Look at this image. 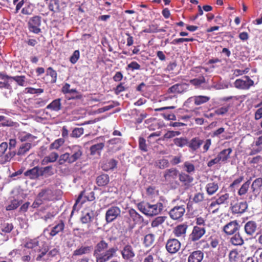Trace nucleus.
<instances>
[{"mask_svg": "<svg viewBox=\"0 0 262 262\" xmlns=\"http://www.w3.org/2000/svg\"><path fill=\"white\" fill-rule=\"evenodd\" d=\"M108 247V244L104 240L96 244L93 253L96 262H107L116 255L117 249Z\"/></svg>", "mask_w": 262, "mask_h": 262, "instance_id": "f257e3e1", "label": "nucleus"}, {"mask_svg": "<svg viewBox=\"0 0 262 262\" xmlns=\"http://www.w3.org/2000/svg\"><path fill=\"white\" fill-rule=\"evenodd\" d=\"M138 209L147 216H152L161 213L163 209V205L161 202L155 204L141 202L138 204Z\"/></svg>", "mask_w": 262, "mask_h": 262, "instance_id": "f03ea898", "label": "nucleus"}, {"mask_svg": "<svg viewBox=\"0 0 262 262\" xmlns=\"http://www.w3.org/2000/svg\"><path fill=\"white\" fill-rule=\"evenodd\" d=\"M206 233L204 227L194 226L191 233L189 235L188 242H195L201 239Z\"/></svg>", "mask_w": 262, "mask_h": 262, "instance_id": "7ed1b4c3", "label": "nucleus"}, {"mask_svg": "<svg viewBox=\"0 0 262 262\" xmlns=\"http://www.w3.org/2000/svg\"><path fill=\"white\" fill-rule=\"evenodd\" d=\"M121 209L118 206H111L106 211L105 219L106 223H110L120 216Z\"/></svg>", "mask_w": 262, "mask_h": 262, "instance_id": "20e7f679", "label": "nucleus"}, {"mask_svg": "<svg viewBox=\"0 0 262 262\" xmlns=\"http://www.w3.org/2000/svg\"><path fill=\"white\" fill-rule=\"evenodd\" d=\"M94 217V212L92 210H85L82 213L80 218L81 222L83 224H89L88 230L86 232L88 234H93L96 232V231L91 228V222L92 221Z\"/></svg>", "mask_w": 262, "mask_h": 262, "instance_id": "39448f33", "label": "nucleus"}, {"mask_svg": "<svg viewBox=\"0 0 262 262\" xmlns=\"http://www.w3.org/2000/svg\"><path fill=\"white\" fill-rule=\"evenodd\" d=\"M64 223L62 220L55 223V225L53 226H49L47 228L44 230V232L52 237L55 236L59 233L63 231L64 228Z\"/></svg>", "mask_w": 262, "mask_h": 262, "instance_id": "423d86ee", "label": "nucleus"}, {"mask_svg": "<svg viewBox=\"0 0 262 262\" xmlns=\"http://www.w3.org/2000/svg\"><path fill=\"white\" fill-rule=\"evenodd\" d=\"M185 213L184 205H179L173 207L169 212L170 218L173 220H181Z\"/></svg>", "mask_w": 262, "mask_h": 262, "instance_id": "0eeeda50", "label": "nucleus"}, {"mask_svg": "<svg viewBox=\"0 0 262 262\" xmlns=\"http://www.w3.org/2000/svg\"><path fill=\"white\" fill-rule=\"evenodd\" d=\"M253 84V81L247 76H244L241 79H236L234 83L235 88L243 90L249 89Z\"/></svg>", "mask_w": 262, "mask_h": 262, "instance_id": "6e6552de", "label": "nucleus"}, {"mask_svg": "<svg viewBox=\"0 0 262 262\" xmlns=\"http://www.w3.org/2000/svg\"><path fill=\"white\" fill-rule=\"evenodd\" d=\"M180 248L181 243L178 239L170 238L167 241L166 249L169 253L174 254L180 250Z\"/></svg>", "mask_w": 262, "mask_h": 262, "instance_id": "1a4fd4ad", "label": "nucleus"}, {"mask_svg": "<svg viewBox=\"0 0 262 262\" xmlns=\"http://www.w3.org/2000/svg\"><path fill=\"white\" fill-rule=\"evenodd\" d=\"M231 210L233 213H243L248 208V204L246 202H231Z\"/></svg>", "mask_w": 262, "mask_h": 262, "instance_id": "9d476101", "label": "nucleus"}, {"mask_svg": "<svg viewBox=\"0 0 262 262\" xmlns=\"http://www.w3.org/2000/svg\"><path fill=\"white\" fill-rule=\"evenodd\" d=\"M59 249L58 248H54L51 249L49 252L46 250L41 251L37 256L36 260L40 261L42 260H48L49 258L53 257L58 254Z\"/></svg>", "mask_w": 262, "mask_h": 262, "instance_id": "9b49d317", "label": "nucleus"}, {"mask_svg": "<svg viewBox=\"0 0 262 262\" xmlns=\"http://www.w3.org/2000/svg\"><path fill=\"white\" fill-rule=\"evenodd\" d=\"M69 154L73 162H74L79 159L82 155V147L79 145H73L69 147Z\"/></svg>", "mask_w": 262, "mask_h": 262, "instance_id": "f8f14e48", "label": "nucleus"}, {"mask_svg": "<svg viewBox=\"0 0 262 262\" xmlns=\"http://www.w3.org/2000/svg\"><path fill=\"white\" fill-rule=\"evenodd\" d=\"M189 84L186 83L176 84L168 89V92L174 94H180L186 91Z\"/></svg>", "mask_w": 262, "mask_h": 262, "instance_id": "ddd939ff", "label": "nucleus"}, {"mask_svg": "<svg viewBox=\"0 0 262 262\" xmlns=\"http://www.w3.org/2000/svg\"><path fill=\"white\" fill-rule=\"evenodd\" d=\"M121 255L125 260H131L135 256L133 247L129 245H125L121 251Z\"/></svg>", "mask_w": 262, "mask_h": 262, "instance_id": "4468645a", "label": "nucleus"}, {"mask_svg": "<svg viewBox=\"0 0 262 262\" xmlns=\"http://www.w3.org/2000/svg\"><path fill=\"white\" fill-rule=\"evenodd\" d=\"M262 187V178L254 180L251 186L252 192L254 196H257L260 192Z\"/></svg>", "mask_w": 262, "mask_h": 262, "instance_id": "2eb2a0df", "label": "nucleus"}, {"mask_svg": "<svg viewBox=\"0 0 262 262\" xmlns=\"http://www.w3.org/2000/svg\"><path fill=\"white\" fill-rule=\"evenodd\" d=\"M52 191L50 190H42L38 195L36 204L39 205L42 202L46 200H50L52 198Z\"/></svg>", "mask_w": 262, "mask_h": 262, "instance_id": "dca6fc26", "label": "nucleus"}, {"mask_svg": "<svg viewBox=\"0 0 262 262\" xmlns=\"http://www.w3.org/2000/svg\"><path fill=\"white\" fill-rule=\"evenodd\" d=\"M238 227L236 221H231L224 227V231L227 234L231 235L238 230Z\"/></svg>", "mask_w": 262, "mask_h": 262, "instance_id": "f3484780", "label": "nucleus"}, {"mask_svg": "<svg viewBox=\"0 0 262 262\" xmlns=\"http://www.w3.org/2000/svg\"><path fill=\"white\" fill-rule=\"evenodd\" d=\"M204 257V253L200 250H196L190 254L188 262H201Z\"/></svg>", "mask_w": 262, "mask_h": 262, "instance_id": "a211bd4d", "label": "nucleus"}, {"mask_svg": "<svg viewBox=\"0 0 262 262\" xmlns=\"http://www.w3.org/2000/svg\"><path fill=\"white\" fill-rule=\"evenodd\" d=\"M188 225L185 224H180L177 226L173 229L174 235L178 237H184L186 235Z\"/></svg>", "mask_w": 262, "mask_h": 262, "instance_id": "6ab92c4d", "label": "nucleus"}, {"mask_svg": "<svg viewBox=\"0 0 262 262\" xmlns=\"http://www.w3.org/2000/svg\"><path fill=\"white\" fill-rule=\"evenodd\" d=\"M24 251L26 255L22 257V260L24 261H29L31 259L30 254L33 251V242L31 240L25 244Z\"/></svg>", "mask_w": 262, "mask_h": 262, "instance_id": "aec40b11", "label": "nucleus"}, {"mask_svg": "<svg viewBox=\"0 0 262 262\" xmlns=\"http://www.w3.org/2000/svg\"><path fill=\"white\" fill-rule=\"evenodd\" d=\"M178 171L174 168L167 169L164 174V177L167 181H172L177 178Z\"/></svg>", "mask_w": 262, "mask_h": 262, "instance_id": "412c9836", "label": "nucleus"}, {"mask_svg": "<svg viewBox=\"0 0 262 262\" xmlns=\"http://www.w3.org/2000/svg\"><path fill=\"white\" fill-rule=\"evenodd\" d=\"M203 141L199 137L192 138L190 142L188 141V146L192 151H195L199 149L203 144Z\"/></svg>", "mask_w": 262, "mask_h": 262, "instance_id": "4be33fe9", "label": "nucleus"}, {"mask_svg": "<svg viewBox=\"0 0 262 262\" xmlns=\"http://www.w3.org/2000/svg\"><path fill=\"white\" fill-rule=\"evenodd\" d=\"M245 232L249 235H253L257 229V225L254 221H249L245 225Z\"/></svg>", "mask_w": 262, "mask_h": 262, "instance_id": "5701e85b", "label": "nucleus"}, {"mask_svg": "<svg viewBox=\"0 0 262 262\" xmlns=\"http://www.w3.org/2000/svg\"><path fill=\"white\" fill-rule=\"evenodd\" d=\"M232 149L228 148L225 149L220 152L217 155L220 162L226 163L228 159L230 158V155L232 152Z\"/></svg>", "mask_w": 262, "mask_h": 262, "instance_id": "b1692460", "label": "nucleus"}, {"mask_svg": "<svg viewBox=\"0 0 262 262\" xmlns=\"http://www.w3.org/2000/svg\"><path fill=\"white\" fill-rule=\"evenodd\" d=\"M117 163L118 162L114 159L107 160L102 165V168L104 171L113 170L116 168Z\"/></svg>", "mask_w": 262, "mask_h": 262, "instance_id": "393cba45", "label": "nucleus"}, {"mask_svg": "<svg viewBox=\"0 0 262 262\" xmlns=\"http://www.w3.org/2000/svg\"><path fill=\"white\" fill-rule=\"evenodd\" d=\"M46 108L52 111H59L61 108V99L58 98L53 100L47 106Z\"/></svg>", "mask_w": 262, "mask_h": 262, "instance_id": "a878e982", "label": "nucleus"}, {"mask_svg": "<svg viewBox=\"0 0 262 262\" xmlns=\"http://www.w3.org/2000/svg\"><path fill=\"white\" fill-rule=\"evenodd\" d=\"M104 147V143L102 142L93 145L90 147V152L92 155H100V153Z\"/></svg>", "mask_w": 262, "mask_h": 262, "instance_id": "bb28decb", "label": "nucleus"}, {"mask_svg": "<svg viewBox=\"0 0 262 262\" xmlns=\"http://www.w3.org/2000/svg\"><path fill=\"white\" fill-rule=\"evenodd\" d=\"M128 214L135 224H137L143 221L142 216L133 208L129 209Z\"/></svg>", "mask_w": 262, "mask_h": 262, "instance_id": "cd10ccee", "label": "nucleus"}, {"mask_svg": "<svg viewBox=\"0 0 262 262\" xmlns=\"http://www.w3.org/2000/svg\"><path fill=\"white\" fill-rule=\"evenodd\" d=\"M58 157L59 155L57 152H52L49 156L45 157L42 159L41 164L42 165H46L49 163L54 162L57 160Z\"/></svg>", "mask_w": 262, "mask_h": 262, "instance_id": "c85d7f7f", "label": "nucleus"}, {"mask_svg": "<svg viewBox=\"0 0 262 262\" xmlns=\"http://www.w3.org/2000/svg\"><path fill=\"white\" fill-rule=\"evenodd\" d=\"M218 183L215 182L208 183L205 187L207 193L208 195H211L214 194L219 189Z\"/></svg>", "mask_w": 262, "mask_h": 262, "instance_id": "c756f323", "label": "nucleus"}, {"mask_svg": "<svg viewBox=\"0 0 262 262\" xmlns=\"http://www.w3.org/2000/svg\"><path fill=\"white\" fill-rule=\"evenodd\" d=\"M109 177L106 174H103L99 176L96 179L97 184L100 186H104L109 182Z\"/></svg>", "mask_w": 262, "mask_h": 262, "instance_id": "7c9ffc66", "label": "nucleus"}, {"mask_svg": "<svg viewBox=\"0 0 262 262\" xmlns=\"http://www.w3.org/2000/svg\"><path fill=\"white\" fill-rule=\"evenodd\" d=\"M31 147V144L26 142L22 144L20 146L17 152L18 156H24L28 152Z\"/></svg>", "mask_w": 262, "mask_h": 262, "instance_id": "2f4dec72", "label": "nucleus"}, {"mask_svg": "<svg viewBox=\"0 0 262 262\" xmlns=\"http://www.w3.org/2000/svg\"><path fill=\"white\" fill-rule=\"evenodd\" d=\"M190 99H192L194 101V103L198 105L207 102L209 100L210 98L205 96H197L189 99V100Z\"/></svg>", "mask_w": 262, "mask_h": 262, "instance_id": "473e14b6", "label": "nucleus"}, {"mask_svg": "<svg viewBox=\"0 0 262 262\" xmlns=\"http://www.w3.org/2000/svg\"><path fill=\"white\" fill-rule=\"evenodd\" d=\"M173 143L177 146L182 148L188 146V140L185 137L176 138L173 139Z\"/></svg>", "mask_w": 262, "mask_h": 262, "instance_id": "72a5a7b5", "label": "nucleus"}, {"mask_svg": "<svg viewBox=\"0 0 262 262\" xmlns=\"http://www.w3.org/2000/svg\"><path fill=\"white\" fill-rule=\"evenodd\" d=\"M91 249V247L81 246L74 251L73 255L75 256H79L82 254H87L90 252Z\"/></svg>", "mask_w": 262, "mask_h": 262, "instance_id": "f704fd0d", "label": "nucleus"}, {"mask_svg": "<svg viewBox=\"0 0 262 262\" xmlns=\"http://www.w3.org/2000/svg\"><path fill=\"white\" fill-rule=\"evenodd\" d=\"M206 82L204 76H201L198 78H194L189 80V82L195 88H199Z\"/></svg>", "mask_w": 262, "mask_h": 262, "instance_id": "c9c22d12", "label": "nucleus"}, {"mask_svg": "<svg viewBox=\"0 0 262 262\" xmlns=\"http://www.w3.org/2000/svg\"><path fill=\"white\" fill-rule=\"evenodd\" d=\"M179 180L185 184H188L191 183L193 179L192 177L184 172L179 174Z\"/></svg>", "mask_w": 262, "mask_h": 262, "instance_id": "e433bc0d", "label": "nucleus"}, {"mask_svg": "<svg viewBox=\"0 0 262 262\" xmlns=\"http://www.w3.org/2000/svg\"><path fill=\"white\" fill-rule=\"evenodd\" d=\"M230 242L233 245L239 246L244 243V240L239 233L235 234L231 239Z\"/></svg>", "mask_w": 262, "mask_h": 262, "instance_id": "4c0bfd02", "label": "nucleus"}, {"mask_svg": "<svg viewBox=\"0 0 262 262\" xmlns=\"http://www.w3.org/2000/svg\"><path fill=\"white\" fill-rule=\"evenodd\" d=\"M250 185V181H247L243 184L238 191V194L241 196L245 195L248 191Z\"/></svg>", "mask_w": 262, "mask_h": 262, "instance_id": "58836bf2", "label": "nucleus"}, {"mask_svg": "<svg viewBox=\"0 0 262 262\" xmlns=\"http://www.w3.org/2000/svg\"><path fill=\"white\" fill-rule=\"evenodd\" d=\"M64 140L62 138H59L55 140L50 146V149L58 150L64 144Z\"/></svg>", "mask_w": 262, "mask_h": 262, "instance_id": "ea45409f", "label": "nucleus"}, {"mask_svg": "<svg viewBox=\"0 0 262 262\" xmlns=\"http://www.w3.org/2000/svg\"><path fill=\"white\" fill-rule=\"evenodd\" d=\"M64 162H68L69 163H73L72 160L70 157V154L69 152H66L60 155L59 159V163L60 164H63Z\"/></svg>", "mask_w": 262, "mask_h": 262, "instance_id": "a19ab883", "label": "nucleus"}, {"mask_svg": "<svg viewBox=\"0 0 262 262\" xmlns=\"http://www.w3.org/2000/svg\"><path fill=\"white\" fill-rule=\"evenodd\" d=\"M32 137L31 134L26 132H21L18 135V138L21 142L30 141Z\"/></svg>", "mask_w": 262, "mask_h": 262, "instance_id": "79ce46f5", "label": "nucleus"}, {"mask_svg": "<svg viewBox=\"0 0 262 262\" xmlns=\"http://www.w3.org/2000/svg\"><path fill=\"white\" fill-rule=\"evenodd\" d=\"M229 199V194L228 193L221 194L216 199V203H218V205H222L228 202Z\"/></svg>", "mask_w": 262, "mask_h": 262, "instance_id": "37998d69", "label": "nucleus"}, {"mask_svg": "<svg viewBox=\"0 0 262 262\" xmlns=\"http://www.w3.org/2000/svg\"><path fill=\"white\" fill-rule=\"evenodd\" d=\"M12 78L11 77L5 79L3 81L0 82V89L5 88L7 90H11L12 89Z\"/></svg>", "mask_w": 262, "mask_h": 262, "instance_id": "c03bdc74", "label": "nucleus"}, {"mask_svg": "<svg viewBox=\"0 0 262 262\" xmlns=\"http://www.w3.org/2000/svg\"><path fill=\"white\" fill-rule=\"evenodd\" d=\"M155 241V236L152 234L146 235L144 238V244L146 247L150 246Z\"/></svg>", "mask_w": 262, "mask_h": 262, "instance_id": "a18cd8bd", "label": "nucleus"}, {"mask_svg": "<svg viewBox=\"0 0 262 262\" xmlns=\"http://www.w3.org/2000/svg\"><path fill=\"white\" fill-rule=\"evenodd\" d=\"M166 219L165 216H158L156 217L151 222V226L152 227H157L162 224Z\"/></svg>", "mask_w": 262, "mask_h": 262, "instance_id": "49530a36", "label": "nucleus"}, {"mask_svg": "<svg viewBox=\"0 0 262 262\" xmlns=\"http://www.w3.org/2000/svg\"><path fill=\"white\" fill-rule=\"evenodd\" d=\"M34 95V106L35 107H41L44 106L47 102V99L42 98H35Z\"/></svg>", "mask_w": 262, "mask_h": 262, "instance_id": "de8ad7c7", "label": "nucleus"}, {"mask_svg": "<svg viewBox=\"0 0 262 262\" xmlns=\"http://www.w3.org/2000/svg\"><path fill=\"white\" fill-rule=\"evenodd\" d=\"M183 168L187 172L190 174L194 172L195 170L194 165L188 161H186L184 163Z\"/></svg>", "mask_w": 262, "mask_h": 262, "instance_id": "09e8293b", "label": "nucleus"}, {"mask_svg": "<svg viewBox=\"0 0 262 262\" xmlns=\"http://www.w3.org/2000/svg\"><path fill=\"white\" fill-rule=\"evenodd\" d=\"M229 107V105H225L219 107L214 111V113L217 115H224L228 112Z\"/></svg>", "mask_w": 262, "mask_h": 262, "instance_id": "8fccbe9b", "label": "nucleus"}, {"mask_svg": "<svg viewBox=\"0 0 262 262\" xmlns=\"http://www.w3.org/2000/svg\"><path fill=\"white\" fill-rule=\"evenodd\" d=\"M13 229L12 223H4L1 226V230L5 233H10Z\"/></svg>", "mask_w": 262, "mask_h": 262, "instance_id": "3c124183", "label": "nucleus"}, {"mask_svg": "<svg viewBox=\"0 0 262 262\" xmlns=\"http://www.w3.org/2000/svg\"><path fill=\"white\" fill-rule=\"evenodd\" d=\"M47 74L51 77V81L55 83L57 79V73L51 67H49L47 70Z\"/></svg>", "mask_w": 262, "mask_h": 262, "instance_id": "603ef678", "label": "nucleus"}, {"mask_svg": "<svg viewBox=\"0 0 262 262\" xmlns=\"http://www.w3.org/2000/svg\"><path fill=\"white\" fill-rule=\"evenodd\" d=\"M157 166L160 169H164L167 167L169 166V162L168 160L163 159L158 160L157 162Z\"/></svg>", "mask_w": 262, "mask_h": 262, "instance_id": "864d4df0", "label": "nucleus"}, {"mask_svg": "<svg viewBox=\"0 0 262 262\" xmlns=\"http://www.w3.org/2000/svg\"><path fill=\"white\" fill-rule=\"evenodd\" d=\"M141 69L140 65L136 61H132L128 64L126 68L127 70H130L132 71L138 70Z\"/></svg>", "mask_w": 262, "mask_h": 262, "instance_id": "5fc2aeb1", "label": "nucleus"}, {"mask_svg": "<svg viewBox=\"0 0 262 262\" xmlns=\"http://www.w3.org/2000/svg\"><path fill=\"white\" fill-rule=\"evenodd\" d=\"M57 214V212L55 211L48 212L42 218L46 221L48 222L52 220Z\"/></svg>", "mask_w": 262, "mask_h": 262, "instance_id": "6e6d98bb", "label": "nucleus"}, {"mask_svg": "<svg viewBox=\"0 0 262 262\" xmlns=\"http://www.w3.org/2000/svg\"><path fill=\"white\" fill-rule=\"evenodd\" d=\"M12 83L13 81L16 82L18 85L23 86L25 82V77L24 76H14L11 77Z\"/></svg>", "mask_w": 262, "mask_h": 262, "instance_id": "4d7b16f0", "label": "nucleus"}, {"mask_svg": "<svg viewBox=\"0 0 262 262\" xmlns=\"http://www.w3.org/2000/svg\"><path fill=\"white\" fill-rule=\"evenodd\" d=\"M194 39L193 38H180L173 40L171 42L172 44L176 45L183 42L193 41Z\"/></svg>", "mask_w": 262, "mask_h": 262, "instance_id": "13d9d810", "label": "nucleus"}, {"mask_svg": "<svg viewBox=\"0 0 262 262\" xmlns=\"http://www.w3.org/2000/svg\"><path fill=\"white\" fill-rule=\"evenodd\" d=\"M19 202L16 200H13L11 201L10 204L6 207V210H12L15 209L19 206Z\"/></svg>", "mask_w": 262, "mask_h": 262, "instance_id": "bf43d9fd", "label": "nucleus"}, {"mask_svg": "<svg viewBox=\"0 0 262 262\" xmlns=\"http://www.w3.org/2000/svg\"><path fill=\"white\" fill-rule=\"evenodd\" d=\"M83 132L84 130L83 128H76L73 130L72 136L76 138L79 137L83 134Z\"/></svg>", "mask_w": 262, "mask_h": 262, "instance_id": "052dcab7", "label": "nucleus"}, {"mask_svg": "<svg viewBox=\"0 0 262 262\" xmlns=\"http://www.w3.org/2000/svg\"><path fill=\"white\" fill-rule=\"evenodd\" d=\"M80 53L78 50H75L70 57V61L71 63H75L79 58Z\"/></svg>", "mask_w": 262, "mask_h": 262, "instance_id": "680f3d73", "label": "nucleus"}, {"mask_svg": "<svg viewBox=\"0 0 262 262\" xmlns=\"http://www.w3.org/2000/svg\"><path fill=\"white\" fill-rule=\"evenodd\" d=\"M41 174H48L51 176L53 174V171L52 170V167L51 166H47L44 167L42 170H41Z\"/></svg>", "mask_w": 262, "mask_h": 262, "instance_id": "e2e57ef3", "label": "nucleus"}, {"mask_svg": "<svg viewBox=\"0 0 262 262\" xmlns=\"http://www.w3.org/2000/svg\"><path fill=\"white\" fill-rule=\"evenodd\" d=\"M139 147L141 150L146 151H147V146L146 144L145 140L142 138L140 137L139 139Z\"/></svg>", "mask_w": 262, "mask_h": 262, "instance_id": "0e129e2a", "label": "nucleus"}, {"mask_svg": "<svg viewBox=\"0 0 262 262\" xmlns=\"http://www.w3.org/2000/svg\"><path fill=\"white\" fill-rule=\"evenodd\" d=\"M243 179L244 177L243 176L239 177L233 181V182L230 184V187L231 188H235L238 187L240 183L243 181Z\"/></svg>", "mask_w": 262, "mask_h": 262, "instance_id": "69168bd1", "label": "nucleus"}, {"mask_svg": "<svg viewBox=\"0 0 262 262\" xmlns=\"http://www.w3.org/2000/svg\"><path fill=\"white\" fill-rule=\"evenodd\" d=\"M204 199V194L202 193H197L195 194L193 198V201L194 202L197 203H199L200 202H202Z\"/></svg>", "mask_w": 262, "mask_h": 262, "instance_id": "338daca9", "label": "nucleus"}, {"mask_svg": "<svg viewBox=\"0 0 262 262\" xmlns=\"http://www.w3.org/2000/svg\"><path fill=\"white\" fill-rule=\"evenodd\" d=\"M248 72V69L245 70H239V69H235L233 71V74L235 76H238L240 75H242L244 74L247 73Z\"/></svg>", "mask_w": 262, "mask_h": 262, "instance_id": "774afa93", "label": "nucleus"}]
</instances>
